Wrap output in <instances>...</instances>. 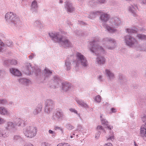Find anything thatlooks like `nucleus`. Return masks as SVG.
I'll list each match as a JSON object with an SVG mask.
<instances>
[{
    "label": "nucleus",
    "instance_id": "obj_2",
    "mask_svg": "<svg viewBox=\"0 0 146 146\" xmlns=\"http://www.w3.org/2000/svg\"><path fill=\"white\" fill-rule=\"evenodd\" d=\"M50 38L55 43H58L64 48L72 47V43L65 36L60 34L59 32H52L48 33Z\"/></svg>",
    "mask_w": 146,
    "mask_h": 146
},
{
    "label": "nucleus",
    "instance_id": "obj_1",
    "mask_svg": "<svg viewBox=\"0 0 146 146\" xmlns=\"http://www.w3.org/2000/svg\"><path fill=\"white\" fill-rule=\"evenodd\" d=\"M100 39L99 37H95L93 40L90 43V48L91 51L94 53L98 57L96 58V62L98 65H101L104 64L106 59L102 56H99L100 54H104L105 53L104 49L99 45V43L100 42Z\"/></svg>",
    "mask_w": 146,
    "mask_h": 146
},
{
    "label": "nucleus",
    "instance_id": "obj_48",
    "mask_svg": "<svg viewBox=\"0 0 146 146\" xmlns=\"http://www.w3.org/2000/svg\"><path fill=\"white\" fill-rule=\"evenodd\" d=\"M40 24V23L38 21H36L34 23V25L35 26L38 27L39 26Z\"/></svg>",
    "mask_w": 146,
    "mask_h": 146
},
{
    "label": "nucleus",
    "instance_id": "obj_31",
    "mask_svg": "<svg viewBox=\"0 0 146 146\" xmlns=\"http://www.w3.org/2000/svg\"><path fill=\"white\" fill-rule=\"evenodd\" d=\"M25 122L22 119H19L18 122L16 124V125L19 126L23 127L25 125Z\"/></svg>",
    "mask_w": 146,
    "mask_h": 146
},
{
    "label": "nucleus",
    "instance_id": "obj_12",
    "mask_svg": "<svg viewBox=\"0 0 146 146\" xmlns=\"http://www.w3.org/2000/svg\"><path fill=\"white\" fill-rule=\"evenodd\" d=\"M142 121L145 122V124H143L141 127L140 131L141 136L146 137V114H144L142 117Z\"/></svg>",
    "mask_w": 146,
    "mask_h": 146
},
{
    "label": "nucleus",
    "instance_id": "obj_3",
    "mask_svg": "<svg viewBox=\"0 0 146 146\" xmlns=\"http://www.w3.org/2000/svg\"><path fill=\"white\" fill-rule=\"evenodd\" d=\"M111 24V27L106 23L102 24V26L108 32L110 33H113L116 31V29L115 28H117L119 26L121 23V21L119 18L115 17L111 19L110 21Z\"/></svg>",
    "mask_w": 146,
    "mask_h": 146
},
{
    "label": "nucleus",
    "instance_id": "obj_51",
    "mask_svg": "<svg viewBox=\"0 0 146 146\" xmlns=\"http://www.w3.org/2000/svg\"><path fill=\"white\" fill-rule=\"evenodd\" d=\"M67 145L66 143H61L58 144L57 146H66Z\"/></svg>",
    "mask_w": 146,
    "mask_h": 146
},
{
    "label": "nucleus",
    "instance_id": "obj_42",
    "mask_svg": "<svg viewBox=\"0 0 146 146\" xmlns=\"http://www.w3.org/2000/svg\"><path fill=\"white\" fill-rule=\"evenodd\" d=\"M13 139L15 141L19 140L20 141L21 140V137L19 136L16 135L14 136Z\"/></svg>",
    "mask_w": 146,
    "mask_h": 146
},
{
    "label": "nucleus",
    "instance_id": "obj_23",
    "mask_svg": "<svg viewBox=\"0 0 146 146\" xmlns=\"http://www.w3.org/2000/svg\"><path fill=\"white\" fill-rule=\"evenodd\" d=\"M71 60L68 58L65 60V66L66 70H69L71 68Z\"/></svg>",
    "mask_w": 146,
    "mask_h": 146
},
{
    "label": "nucleus",
    "instance_id": "obj_19",
    "mask_svg": "<svg viewBox=\"0 0 146 146\" xmlns=\"http://www.w3.org/2000/svg\"><path fill=\"white\" fill-rule=\"evenodd\" d=\"M18 82L20 84L28 86L31 82L30 80L26 78H21L18 79Z\"/></svg>",
    "mask_w": 146,
    "mask_h": 146
},
{
    "label": "nucleus",
    "instance_id": "obj_60",
    "mask_svg": "<svg viewBox=\"0 0 146 146\" xmlns=\"http://www.w3.org/2000/svg\"><path fill=\"white\" fill-rule=\"evenodd\" d=\"M141 3L143 4H146V0H141Z\"/></svg>",
    "mask_w": 146,
    "mask_h": 146
},
{
    "label": "nucleus",
    "instance_id": "obj_32",
    "mask_svg": "<svg viewBox=\"0 0 146 146\" xmlns=\"http://www.w3.org/2000/svg\"><path fill=\"white\" fill-rule=\"evenodd\" d=\"M110 135H109V137H107V141H110V140H111L113 141L114 140V138L113 135V132L112 131H110Z\"/></svg>",
    "mask_w": 146,
    "mask_h": 146
},
{
    "label": "nucleus",
    "instance_id": "obj_33",
    "mask_svg": "<svg viewBox=\"0 0 146 146\" xmlns=\"http://www.w3.org/2000/svg\"><path fill=\"white\" fill-rule=\"evenodd\" d=\"M77 103L82 107L85 108L87 107V105L82 100H76Z\"/></svg>",
    "mask_w": 146,
    "mask_h": 146
},
{
    "label": "nucleus",
    "instance_id": "obj_5",
    "mask_svg": "<svg viewBox=\"0 0 146 146\" xmlns=\"http://www.w3.org/2000/svg\"><path fill=\"white\" fill-rule=\"evenodd\" d=\"M76 59L73 61L76 64L75 67H78L80 64L82 66L86 67L88 65V62L86 57L82 53L76 52Z\"/></svg>",
    "mask_w": 146,
    "mask_h": 146
},
{
    "label": "nucleus",
    "instance_id": "obj_50",
    "mask_svg": "<svg viewBox=\"0 0 146 146\" xmlns=\"http://www.w3.org/2000/svg\"><path fill=\"white\" fill-rule=\"evenodd\" d=\"M54 129L55 130L57 129L60 130L61 131L62 133H63V130L62 128L58 126H56L54 127Z\"/></svg>",
    "mask_w": 146,
    "mask_h": 146
},
{
    "label": "nucleus",
    "instance_id": "obj_6",
    "mask_svg": "<svg viewBox=\"0 0 146 146\" xmlns=\"http://www.w3.org/2000/svg\"><path fill=\"white\" fill-rule=\"evenodd\" d=\"M101 42L107 49L110 50L114 49L116 46L115 40L111 37H106L104 38Z\"/></svg>",
    "mask_w": 146,
    "mask_h": 146
},
{
    "label": "nucleus",
    "instance_id": "obj_61",
    "mask_svg": "<svg viewBox=\"0 0 146 146\" xmlns=\"http://www.w3.org/2000/svg\"><path fill=\"white\" fill-rule=\"evenodd\" d=\"M98 78L99 80H100V81H102L103 80L102 79V77L101 76H99Z\"/></svg>",
    "mask_w": 146,
    "mask_h": 146
},
{
    "label": "nucleus",
    "instance_id": "obj_46",
    "mask_svg": "<svg viewBox=\"0 0 146 146\" xmlns=\"http://www.w3.org/2000/svg\"><path fill=\"white\" fill-rule=\"evenodd\" d=\"M97 128L98 129H100L102 130L103 132L105 133H106L105 130L103 128L102 126H98Z\"/></svg>",
    "mask_w": 146,
    "mask_h": 146
},
{
    "label": "nucleus",
    "instance_id": "obj_35",
    "mask_svg": "<svg viewBox=\"0 0 146 146\" xmlns=\"http://www.w3.org/2000/svg\"><path fill=\"white\" fill-rule=\"evenodd\" d=\"M6 49V46L4 43L0 41V52H3Z\"/></svg>",
    "mask_w": 146,
    "mask_h": 146
},
{
    "label": "nucleus",
    "instance_id": "obj_14",
    "mask_svg": "<svg viewBox=\"0 0 146 146\" xmlns=\"http://www.w3.org/2000/svg\"><path fill=\"white\" fill-rule=\"evenodd\" d=\"M52 85L50 87L51 88H55L59 86L61 82V80L59 77L57 76H54L53 77Z\"/></svg>",
    "mask_w": 146,
    "mask_h": 146
},
{
    "label": "nucleus",
    "instance_id": "obj_58",
    "mask_svg": "<svg viewBox=\"0 0 146 146\" xmlns=\"http://www.w3.org/2000/svg\"><path fill=\"white\" fill-rule=\"evenodd\" d=\"M105 72L106 73H112V72L110 69H106L105 70Z\"/></svg>",
    "mask_w": 146,
    "mask_h": 146
},
{
    "label": "nucleus",
    "instance_id": "obj_30",
    "mask_svg": "<svg viewBox=\"0 0 146 146\" xmlns=\"http://www.w3.org/2000/svg\"><path fill=\"white\" fill-rule=\"evenodd\" d=\"M137 29L135 28H128L126 29V31L129 33H135L137 32Z\"/></svg>",
    "mask_w": 146,
    "mask_h": 146
},
{
    "label": "nucleus",
    "instance_id": "obj_4",
    "mask_svg": "<svg viewBox=\"0 0 146 146\" xmlns=\"http://www.w3.org/2000/svg\"><path fill=\"white\" fill-rule=\"evenodd\" d=\"M5 18L7 21H10V24L12 26L19 27L21 24L19 18L13 12L7 13Z\"/></svg>",
    "mask_w": 146,
    "mask_h": 146
},
{
    "label": "nucleus",
    "instance_id": "obj_56",
    "mask_svg": "<svg viewBox=\"0 0 146 146\" xmlns=\"http://www.w3.org/2000/svg\"><path fill=\"white\" fill-rule=\"evenodd\" d=\"M111 113H115L116 112V110L114 108H112L111 109Z\"/></svg>",
    "mask_w": 146,
    "mask_h": 146
},
{
    "label": "nucleus",
    "instance_id": "obj_15",
    "mask_svg": "<svg viewBox=\"0 0 146 146\" xmlns=\"http://www.w3.org/2000/svg\"><path fill=\"white\" fill-rule=\"evenodd\" d=\"M127 80L125 77L123 76L122 74H120L119 75L118 81L120 84L124 85L126 84Z\"/></svg>",
    "mask_w": 146,
    "mask_h": 146
},
{
    "label": "nucleus",
    "instance_id": "obj_10",
    "mask_svg": "<svg viewBox=\"0 0 146 146\" xmlns=\"http://www.w3.org/2000/svg\"><path fill=\"white\" fill-rule=\"evenodd\" d=\"M44 111L49 113L54 108V102L51 99H47L45 100L44 103Z\"/></svg>",
    "mask_w": 146,
    "mask_h": 146
},
{
    "label": "nucleus",
    "instance_id": "obj_18",
    "mask_svg": "<svg viewBox=\"0 0 146 146\" xmlns=\"http://www.w3.org/2000/svg\"><path fill=\"white\" fill-rule=\"evenodd\" d=\"M15 126L16 124H14L12 122H9L7 123V125L5 126V127L7 130L14 131Z\"/></svg>",
    "mask_w": 146,
    "mask_h": 146
},
{
    "label": "nucleus",
    "instance_id": "obj_47",
    "mask_svg": "<svg viewBox=\"0 0 146 146\" xmlns=\"http://www.w3.org/2000/svg\"><path fill=\"white\" fill-rule=\"evenodd\" d=\"M12 41L10 40H8L6 42V44L8 46H10L12 45Z\"/></svg>",
    "mask_w": 146,
    "mask_h": 146
},
{
    "label": "nucleus",
    "instance_id": "obj_43",
    "mask_svg": "<svg viewBox=\"0 0 146 146\" xmlns=\"http://www.w3.org/2000/svg\"><path fill=\"white\" fill-rule=\"evenodd\" d=\"M95 100L97 102H100L101 100V97L99 95L97 96L95 98Z\"/></svg>",
    "mask_w": 146,
    "mask_h": 146
},
{
    "label": "nucleus",
    "instance_id": "obj_21",
    "mask_svg": "<svg viewBox=\"0 0 146 146\" xmlns=\"http://www.w3.org/2000/svg\"><path fill=\"white\" fill-rule=\"evenodd\" d=\"M100 118L102 124V125H106L107 126L106 128L108 129L109 130H111V129L113 128V127L112 126L111 127L110 126L108 125V121L106 119H104V118H102V115L100 116Z\"/></svg>",
    "mask_w": 146,
    "mask_h": 146
},
{
    "label": "nucleus",
    "instance_id": "obj_26",
    "mask_svg": "<svg viewBox=\"0 0 146 146\" xmlns=\"http://www.w3.org/2000/svg\"><path fill=\"white\" fill-rule=\"evenodd\" d=\"M9 133L6 129L0 130V137H6L8 136Z\"/></svg>",
    "mask_w": 146,
    "mask_h": 146
},
{
    "label": "nucleus",
    "instance_id": "obj_38",
    "mask_svg": "<svg viewBox=\"0 0 146 146\" xmlns=\"http://www.w3.org/2000/svg\"><path fill=\"white\" fill-rule=\"evenodd\" d=\"M97 4L96 0H92L90 1L88 3V5L91 6H94Z\"/></svg>",
    "mask_w": 146,
    "mask_h": 146
},
{
    "label": "nucleus",
    "instance_id": "obj_45",
    "mask_svg": "<svg viewBox=\"0 0 146 146\" xmlns=\"http://www.w3.org/2000/svg\"><path fill=\"white\" fill-rule=\"evenodd\" d=\"M97 4L99 3L104 4L106 2V0H96Z\"/></svg>",
    "mask_w": 146,
    "mask_h": 146
},
{
    "label": "nucleus",
    "instance_id": "obj_9",
    "mask_svg": "<svg viewBox=\"0 0 146 146\" xmlns=\"http://www.w3.org/2000/svg\"><path fill=\"white\" fill-rule=\"evenodd\" d=\"M125 42L126 44L129 47H132L135 46V48L137 44V41L136 39L130 35H126L124 37Z\"/></svg>",
    "mask_w": 146,
    "mask_h": 146
},
{
    "label": "nucleus",
    "instance_id": "obj_41",
    "mask_svg": "<svg viewBox=\"0 0 146 146\" xmlns=\"http://www.w3.org/2000/svg\"><path fill=\"white\" fill-rule=\"evenodd\" d=\"M69 110L70 111L74 112L76 113V114H77L78 117H79L80 118H81L80 114H79L78 113L77 111L76 110L73 108H70L69 109Z\"/></svg>",
    "mask_w": 146,
    "mask_h": 146
},
{
    "label": "nucleus",
    "instance_id": "obj_49",
    "mask_svg": "<svg viewBox=\"0 0 146 146\" xmlns=\"http://www.w3.org/2000/svg\"><path fill=\"white\" fill-rule=\"evenodd\" d=\"M100 134V131H98L96 134L95 138L97 139H98L99 138Z\"/></svg>",
    "mask_w": 146,
    "mask_h": 146
},
{
    "label": "nucleus",
    "instance_id": "obj_63",
    "mask_svg": "<svg viewBox=\"0 0 146 146\" xmlns=\"http://www.w3.org/2000/svg\"><path fill=\"white\" fill-rule=\"evenodd\" d=\"M63 1L62 0H59V3L62 4L63 3Z\"/></svg>",
    "mask_w": 146,
    "mask_h": 146
},
{
    "label": "nucleus",
    "instance_id": "obj_53",
    "mask_svg": "<svg viewBox=\"0 0 146 146\" xmlns=\"http://www.w3.org/2000/svg\"><path fill=\"white\" fill-rule=\"evenodd\" d=\"M5 122V121L1 118L0 117V125L2 124Z\"/></svg>",
    "mask_w": 146,
    "mask_h": 146
},
{
    "label": "nucleus",
    "instance_id": "obj_16",
    "mask_svg": "<svg viewBox=\"0 0 146 146\" xmlns=\"http://www.w3.org/2000/svg\"><path fill=\"white\" fill-rule=\"evenodd\" d=\"M101 15L100 16V19L102 22H104L103 24L105 23V22H107L110 16L107 14L103 13L101 11V13H100Z\"/></svg>",
    "mask_w": 146,
    "mask_h": 146
},
{
    "label": "nucleus",
    "instance_id": "obj_27",
    "mask_svg": "<svg viewBox=\"0 0 146 146\" xmlns=\"http://www.w3.org/2000/svg\"><path fill=\"white\" fill-rule=\"evenodd\" d=\"M101 13V11H96L91 12L88 17V18L92 19L95 18L100 13Z\"/></svg>",
    "mask_w": 146,
    "mask_h": 146
},
{
    "label": "nucleus",
    "instance_id": "obj_13",
    "mask_svg": "<svg viewBox=\"0 0 146 146\" xmlns=\"http://www.w3.org/2000/svg\"><path fill=\"white\" fill-rule=\"evenodd\" d=\"M64 7L66 11L70 13H72L75 10L72 4L68 0H66L64 2Z\"/></svg>",
    "mask_w": 146,
    "mask_h": 146
},
{
    "label": "nucleus",
    "instance_id": "obj_52",
    "mask_svg": "<svg viewBox=\"0 0 146 146\" xmlns=\"http://www.w3.org/2000/svg\"><path fill=\"white\" fill-rule=\"evenodd\" d=\"M49 144L46 142H43L42 144V146H49Z\"/></svg>",
    "mask_w": 146,
    "mask_h": 146
},
{
    "label": "nucleus",
    "instance_id": "obj_20",
    "mask_svg": "<svg viewBox=\"0 0 146 146\" xmlns=\"http://www.w3.org/2000/svg\"><path fill=\"white\" fill-rule=\"evenodd\" d=\"M135 48L137 50L146 52V44H137Z\"/></svg>",
    "mask_w": 146,
    "mask_h": 146
},
{
    "label": "nucleus",
    "instance_id": "obj_57",
    "mask_svg": "<svg viewBox=\"0 0 146 146\" xmlns=\"http://www.w3.org/2000/svg\"><path fill=\"white\" fill-rule=\"evenodd\" d=\"M112 144L110 143H108L105 144L104 146H112Z\"/></svg>",
    "mask_w": 146,
    "mask_h": 146
},
{
    "label": "nucleus",
    "instance_id": "obj_40",
    "mask_svg": "<svg viewBox=\"0 0 146 146\" xmlns=\"http://www.w3.org/2000/svg\"><path fill=\"white\" fill-rule=\"evenodd\" d=\"M66 127L67 128L70 130H71L74 128V127L73 126L69 123L66 124Z\"/></svg>",
    "mask_w": 146,
    "mask_h": 146
},
{
    "label": "nucleus",
    "instance_id": "obj_62",
    "mask_svg": "<svg viewBox=\"0 0 146 146\" xmlns=\"http://www.w3.org/2000/svg\"><path fill=\"white\" fill-rule=\"evenodd\" d=\"M48 132L50 134H53L55 133L54 132L50 129L49 130Z\"/></svg>",
    "mask_w": 146,
    "mask_h": 146
},
{
    "label": "nucleus",
    "instance_id": "obj_17",
    "mask_svg": "<svg viewBox=\"0 0 146 146\" xmlns=\"http://www.w3.org/2000/svg\"><path fill=\"white\" fill-rule=\"evenodd\" d=\"M62 90L64 92H67L71 88V85L68 82H64L62 83Z\"/></svg>",
    "mask_w": 146,
    "mask_h": 146
},
{
    "label": "nucleus",
    "instance_id": "obj_36",
    "mask_svg": "<svg viewBox=\"0 0 146 146\" xmlns=\"http://www.w3.org/2000/svg\"><path fill=\"white\" fill-rule=\"evenodd\" d=\"M137 37L139 39L141 40H146V35L143 34H138L137 35Z\"/></svg>",
    "mask_w": 146,
    "mask_h": 146
},
{
    "label": "nucleus",
    "instance_id": "obj_44",
    "mask_svg": "<svg viewBox=\"0 0 146 146\" xmlns=\"http://www.w3.org/2000/svg\"><path fill=\"white\" fill-rule=\"evenodd\" d=\"M44 73H52V71L49 70L46 67L44 70Z\"/></svg>",
    "mask_w": 146,
    "mask_h": 146
},
{
    "label": "nucleus",
    "instance_id": "obj_34",
    "mask_svg": "<svg viewBox=\"0 0 146 146\" xmlns=\"http://www.w3.org/2000/svg\"><path fill=\"white\" fill-rule=\"evenodd\" d=\"M9 70L10 73H21L18 69L14 68H10Z\"/></svg>",
    "mask_w": 146,
    "mask_h": 146
},
{
    "label": "nucleus",
    "instance_id": "obj_55",
    "mask_svg": "<svg viewBox=\"0 0 146 146\" xmlns=\"http://www.w3.org/2000/svg\"><path fill=\"white\" fill-rule=\"evenodd\" d=\"M35 56V55L33 54L32 53L29 56V57L30 58V59H32L34 58V57Z\"/></svg>",
    "mask_w": 146,
    "mask_h": 146
},
{
    "label": "nucleus",
    "instance_id": "obj_64",
    "mask_svg": "<svg viewBox=\"0 0 146 146\" xmlns=\"http://www.w3.org/2000/svg\"><path fill=\"white\" fill-rule=\"evenodd\" d=\"M5 72V71L3 70H0V73H1V72Z\"/></svg>",
    "mask_w": 146,
    "mask_h": 146
},
{
    "label": "nucleus",
    "instance_id": "obj_29",
    "mask_svg": "<svg viewBox=\"0 0 146 146\" xmlns=\"http://www.w3.org/2000/svg\"><path fill=\"white\" fill-rule=\"evenodd\" d=\"M5 64L6 65H8L9 63L12 65H15L17 63V61L15 59L6 60L4 62Z\"/></svg>",
    "mask_w": 146,
    "mask_h": 146
},
{
    "label": "nucleus",
    "instance_id": "obj_24",
    "mask_svg": "<svg viewBox=\"0 0 146 146\" xmlns=\"http://www.w3.org/2000/svg\"><path fill=\"white\" fill-rule=\"evenodd\" d=\"M9 114V112L6 108L4 107H0V114L3 115H7Z\"/></svg>",
    "mask_w": 146,
    "mask_h": 146
},
{
    "label": "nucleus",
    "instance_id": "obj_8",
    "mask_svg": "<svg viewBox=\"0 0 146 146\" xmlns=\"http://www.w3.org/2000/svg\"><path fill=\"white\" fill-rule=\"evenodd\" d=\"M25 68L27 72L28 73H39L41 71V70L38 66L35 65L32 66L29 63L25 64Z\"/></svg>",
    "mask_w": 146,
    "mask_h": 146
},
{
    "label": "nucleus",
    "instance_id": "obj_25",
    "mask_svg": "<svg viewBox=\"0 0 146 146\" xmlns=\"http://www.w3.org/2000/svg\"><path fill=\"white\" fill-rule=\"evenodd\" d=\"M137 7L136 6L134 7L133 5H131L129 8V11L131 13L134 17H136L137 16L136 8Z\"/></svg>",
    "mask_w": 146,
    "mask_h": 146
},
{
    "label": "nucleus",
    "instance_id": "obj_7",
    "mask_svg": "<svg viewBox=\"0 0 146 146\" xmlns=\"http://www.w3.org/2000/svg\"><path fill=\"white\" fill-rule=\"evenodd\" d=\"M23 133L27 137L32 138L36 134V128L33 126H29L23 129Z\"/></svg>",
    "mask_w": 146,
    "mask_h": 146
},
{
    "label": "nucleus",
    "instance_id": "obj_11",
    "mask_svg": "<svg viewBox=\"0 0 146 146\" xmlns=\"http://www.w3.org/2000/svg\"><path fill=\"white\" fill-rule=\"evenodd\" d=\"M63 113L60 109H56L52 115V119L58 121H62L63 119Z\"/></svg>",
    "mask_w": 146,
    "mask_h": 146
},
{
    "label": "nucleus",
    "instance_id": "obj_39",
    "mask_svg": "<svg viewBox=\"0 0 146 146\" xmlns=\"http://www.w3.org/2000/svg\"><path fill=\"white\" fill-rule=\"evenodd\" d=\"M7 103V101L6 99H0V104L2 105L6 104Z\"/></svg>",
    "mask_w": 146,
    "mask_h": 146
},
{
    "label": "nucleus",
    "instance_id": "obj_37",
    "mask_svg": "<svg viewBox=\"0 0 146 146\" xmlns=\"http://www.w3.org/2000/svg\"><path fill=\"white\" fill-rule=\"evenodd\" d=\"M106 76L108 78V79L111 80L114 78L113 74H106Z\"/></svg>",
    "mask_w": 146,
    "mask_h": 146
},
{
    "label": "nucleus",
    "instance_id": "obj_28",
    "mask_svg": "<svg viewBox=\"0 0 146 146\" xmlns=\"http://www.w3.org/2000/svg\"><path fill=\"white\" fill-rule=\"evenodd\" d=\"M42 107L41 105H39L34 109L33 111V113L35 115H37L40 113L41 111Z\"/></svg>",
    "mask_w": 146,
    "mask_h": 146
},
{
    "label": "nucleus",
    "instance_id": "obj_59",
    "mask_svg": "<svg viewBox=\"0 0 146 146\" xmlns=\"http://www.w3.org/2000/svg\"><path fill=\"white\" fill-rule=\"evenodd\" d=\"M78 23L81 25H84L85 24V23L81 21H78Z\"/></svg>",
    "mask_w": 146,
    "mask_h": 146
},
{
    "label": "nucleus",
    "instance_id": "obj_22",
    "mask_svg": "<svg viewBox=\"0 0 146 146\" xmlns=\"http://www.w3.org/2000/svg\"><path fill=\"white\" fill-rule=\"evenodd\" d=\"M38 6L37 2L35 0L32 3L31 6V10L32 12H36L37 11Z\"/></svg>",
    "mask_w": 146,
    "mask_h": 146
},
{
    "label": "nucleus",
    "instance_id": "obj_54",
    "mask_svg": "<svg viewBox=\"0 0 146 146\" xmlns=\"http://www.w3.org/2000/svg\"><path fill=\"white\" fill-rule=\"evenodd\" d=\"M13 75L17 76V77H19L20 76H21L22 75V74H12Z\"/></svg>",
    "mask_w": 146,
    "mask_h": 146
}]
</instances>
